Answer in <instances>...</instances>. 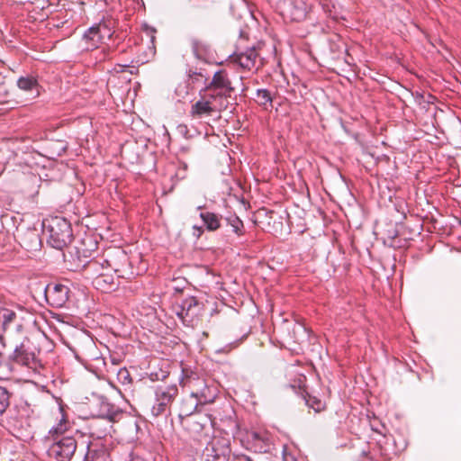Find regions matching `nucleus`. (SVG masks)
Listing matches in <instances>:
<instances>
[{
  "instance_id": "f257e3e1",
  "label": "nucleus",
  "mask_w": 461,
  "mask_h": 461,
  "mask_svg": "<svg viewBox=\"0 0 461 461\" xmlns=\"http://www.w3.org/2000/svg\"><path fill=\"white\" fill-rule=\"evenodd\" d=\"M70 257L76 263L77 267H87L95 272L98 267L102 268H112L118 277L131 279L134 276V272L130 262L129 256L121 248H110L106 249L103 255L102 261L97 259H87L88 256L85 253L80 254V249L75 247L69 251Z\"/></svg>"
},
{
  "instance_id": "f03ea898",
  "label": "nucleus",
  "mask_w": 461,
  "mask_h": 461,
  "mask_svg": "<svg viewBox=\"0 0 461 461\" xmlns=\"http://www.w3.org/2000/svg\"><path fill=\"white\" fill-rule=\"evenodd\" d=\"M197 209L202 210L199 216L208 231L223 230L226 235L233 233L239 237L244 234L243 221L236 214L229 213L222 216L213 212L203 210V206H198Z\"/></svg>"
},
{
  "instance_id": "7ed1b4c3",
  "label": "nucleus",
  "mask_w": 461,
  "mask_h": 461,
  "mask_svg": "<svg viewBox=\"0 0 461 461\" xmlns=\"http://www.w3.org/2000/svg\"><path fill=\"white\" fill-rule=\"evenodd\" d=\"M42 227L47 234V242L54 249L61 250L73 240L71 224L64 217L55 216L45 219Z\"/></svg>"
},
{
  "instance_id": "20e7f679",
  "label": "nucleus",
  "mask_w": 461,
  "mask_h": 461,
  "mask_svg": "<svg viewBox=\"0 0 461 461\" xmlns=\"http://www.w3.org/2000/svg\"><path fill=\"white\" fill-rule=\"evenodd\" d=\"M203 90L211 95V99L218 100L228 108L229 98L235 88L228 72L225 69H220L213 74L211 80L208 79Z\"/></svg>"
},
{
  "instance_id": "39448f33",
  "label": "nucleus",
  "mask_w": 461,
  "mask_h": 461,
  "mask_svg": "<svg viewBox=\"0 0 461 461\" xmlns=\"http://www.w3.org/2000/svg\"><path fill=\"white\" fill-rule=\"evenodd\" d=\"M183 377L181 383L184 385L196 387L195 392H192V396L197 401V403L207 404L214 401L216 397L215 389L209 387L204 382L199 379L198 375L192 370L183 368Z\"/></svg>"
},
{
  "instance_id": "423d86ee",
  "label": "nucleus",
  "mask_w": 461,
  "mask_h": 461,
  "mask_svg": "<svg viewBox=\"0 0 461 461\" xmlns=\"http://www.w3.org/2000/svg\"><path fill=\"white\" fill-rule=\"evenodd\" d=\"M77 447V441L74 436L53 438L47 454L55 461H72Z\"/></svg>"
},
{
  "instance_id": "0eeeda50",
  "label": "nucleus",
  "mask_w": 461,
  "mask_h": 461,
  "mask_svg": "<svg viewBox=\"0 0 461 461\" xmlns=\"http://www.w3.org/2000/svg\"><path fill=\"white\" fill-rule=\"evenodd\" d=\"M203 451V461H230V439L228 437L213 436Z\"/></svg>"
},
{
  "instance_id": "6e6552de",
  "label": "nucleus",
  "mask_w": 461,
  "mask_h": 461,
  "mask_svg": "<svg viewBox=\"0 0 461 461\" xmlns=\"http://www.w3.org/2000/svg\"><path fill=\"white\" fill-rule=\"evenodd\" d=\"M182 426L188 432L190 438L200 446L207 443L213 436L212 428L206 417L187 418L181 421Z\"/></svg>"
},
{
  "instance_id": "1a4fd4ad",
  "label": "nucleus",
  "mask_w": 461,
  "mask_h": 461,
  "mask_svg": "<svg viewBox=\"0 0 461 461\" xmlns=\"http://www.w3.org/2000/svg\"><path fill=\"white\" fill-rule=\"evenodd\" d=\"M90 408L94 416L112 422L118 421L123 416L122 411L118 406L102 395L95 397L90 403Z\"/></svg>"
},
{
  "instance_id": "9d476101",
  "label": "nucleus",
  "mask_w": 461,
  "mask_h": 461,
  "mask_svg": "<svg viewBox=\"0 0 461 461\" xmlns=\"http://www.w3.org/2000/svg\"><path fill=\"white\" fill-rule=\"evenodd\" d=\"M200 98L194 104H192L190 114L194 118H203L212 116L214 113H220L226 110L227 107L218 100L211 99L210 95L200 90Z\"/></svg>"
},
{
  "instance_id": "9b49d317",
  "label": "nucleus",
  "mask_w": 461,
  "mask_h": 461,
  "mask_svg": "<svg viewBox=\"0 0 461 461\" xmlns=\"http://www.w3.org/2000/svg\"><path fill=\"white\" fill-rule=\"evenodd\" d=\"M202 310L203 303L194 296L184 299L180 304L176 306V315L187 326L193 325L194 321L201 315Z\"/></svg>"
},
{
  "instance_id": "f8f14e48",
  "label": "nucleus",
  "mask_w": 461,
  "mask_h": 461,
  "mask_svg": "<svg viewBox=\"0 0 461 461\" xmlns=\"http://www.w3.org/2000/svg\"><path fill=\"white\" fill-rule=\"evenodd\" d=\"M69 288L61 284L48 285L45 289V296L48 303L55 308H61L68 299Z\"/></svg>"
},
{
  "instance_id": "ddd939ff",
  "label": "nucleus",
  "mask_w": 461,
  "mask_h": 461,
  "mask_svg": "<svg viewBox=\"0 0 461 461\" xmlns=\"http://www.w3.org/2000/svg\"><path fill=\"white\" fill-rule=\"evenodd\" d=\"M258 51L256 47L248 48L244 51H235L230 56V62L238 65L242 69L251 70L256 67Z\"/></svg>"
},
{
  "instance_id": "4468645a",
  "label": "nucleus",
  "mask_w": 461,
  "mask_h": 461,
  "mask_svg": "<svg viewBox=\"0 0 461 461\" xmlns=\"http://www.w3.org/2000/svg\"><path fill=\"white\" fill-rule=\"evenodd\" d=\"M17 240L21 247L27 251H38L41 247V236L35 228L18 230Z\"/></svg>"
},
{
  "instance_id": "2eb2a0df",
  "label": "nucleus",
  "mask_w": 461,
  "mask_h": 461,
  "mask_svg": "<svg viewBox=\"0 0 461 461\" xmlns=\"http://www.w3.org/2000/svg\"><path fill=\"white\" fill-rule=\"evenodd\" d=\"M112 35L110 29L104 23H99L90 27L83 36V40L87 44L86 49H95L102 41Z\"/></svg>"
},
{
  "instance_id": "dca6fc26",
  "label": "nucleus",
  "mask_w": 461,
  "mask_h": 461,
  "mask_svg": "<svg viewBox=\"0 0 461 461\" xmlns=\"http://www.w3.org/2000/svg\"><path fill=\"white\" fill-rule=\"evenodd\" d=\"M309 6L304 0H285L284 14L291 21L301 22L305 19Z\"/></svg>"
},
{
  "instance_id": "f3484780",
  "label": "nucleus",
  "mask_w": 461,
  "mask_h": 461,
  "mask_svg": "<svg viewBox=\"0 0 461 461\" xmlns=\"http://www.w3.org/2000/svg\"><path fill=\"white\" fill-rule=\"evenodd\" d=\"M8 359L14 363L25 366L30 368L36 367L37 361L35 354L30 351L23 343L15 347L13 353L8 357Z\"/></svg>"
},
{
  "instance_id": "a211bd4d",
  "label": "nucleus",
  "mask_w": 461,
  "mask_h": 461,
  "mask_svg": "<svg viewBox=\"0 0 461 461\" xmlns=\"http://www.w3.org/2000/svg\"><path fill=\"white\" fill-rule=\"evenodd\" d=\"M248 440L250 448L255 452L267 453L270 451L272 443L266 432L251 431L248 434Z\"/></svg>"
},
{
  "instance_id": "6ab92c4d",
  "label": "nucleus",
  "mask_w": 461,
  "mask_h": 461,
  "mask_svg": "<svg viewBox=\"0 0 461 461\" xmlns=\"http://www.w3.org/2000/svg\"><path fill=\"white\" fill-rule=\"evenodd\" d=\"M178 394L176 384L159 385L155 388L154 395L157 402L167 403L171 406L172 402Z\"/></svg>"
},
{
  "instance_id": "aec40b11",
  "label": "nucleus",
  "mask_w": 461,
  "mask_h": 461,
  "mask_svg": "<svg viewBox=\"0 0 461 461\" xmlns=\"http://www.w3.org/2000/svg\"><path fill=\"white\" fill-rule=\"evenodd\" d=\"M197 401L192 396V394L182 400L180 411H179V419L182 420H186L187 418H195L196 416H192L194 411L197 407Z\"/></svg>"
},
{
  "instance_id": "412c9836",
  "label": "nucleus",
  "mask_w": 461,
  "mask_h": 461,
  "mask_svg": "<svg viewBox=\"0 0 461 461\" xmlns=\"http://www.w3.org/2000/svg\"><path fill=\"white\" fill-rule=\"evenodd\" d=\"M255 102L263 107L265 110H268L273 106V96L269 90L266 88L258 89L256 92Z\"/></svg>"
},
{
  "instance_id": "4be33fe9",
  "label": "nucleus",
  "mask_w": 461,
  "mask_h": 461,
  "mask_svg": "<svg viewBox=\"0 0 461 461\" xmlns=\"http://www.w3.org/2000/svg\"><path fill=\"white\" fill-rule=\"evenodd\" d=\"M69 423L64 414H61V419L59 423L53 426L50 431L49 435L53 439V438L59 437H69L68 435H65V433L68 430Z\"/></svg>"
},
{
  "instance_id": "5701e85b",
  "label": "nucleus",
  "mask_w": 461,
  "mask_h": 461,
  "mask_svg": "<svg viewBox=\"0 0 461 461\" xmlns=\"http://www.w3.org/2000/svg\"><path fill=\"white\" fill-rule=\"evenodd\" d=\"M102 419H95L89 425L90 435L95 438H104L109 434V429L111 426H105L101 428L100 423Z\"/></svg>"
},
{
  "instance_id": "b1692460",
  "label": "nucleus",
  "mask_w": 461,
  "mask_h": 461,
  "mask_svg": "<svg viewBox=\"0 0 461 461\" xmlns=\"http://www.w3.org/2000/svg\"><path fill=\"white\" fill-rule=\"evenodd\" d=\"M16 318L14 311L5 307L0 308V325L4 330H8Z\"/></svg>"
},
{
  "instance_id": "393cba45",
  "label": "nucleus",
  "mask_w": 461,
  "mask_h": 461,
  "mask_svg": "<svg viewBox=\"0 0 461 461\" xmlns=\"http://www.w3.org/2000/svg\"><path fill=\"white\" fill-rule=\"evenodd\" d=\"M107 459L108 455L105 449H93L89 446L84 461H107Z\"/></svg>"
},
{
  "instance_id": "a878e982",
  "label": "nucleus",
  "mask_w": 461,
  "mask_h": 461,
  "mask_svg": "<svg viewBox=\"0 0 461 461\" xmlns=\"http://www.w3.org/2000/svg\"><path fill=\"white\" fill-rule=\"evenodd\" d=\"M17 86L23 91H32L38 87V82L32 76L21 77L17 80Z\"/></svg>"
},
{
  "instance_id": "bb28decb",
  "label": "nucleus",
  "mask_w": 461,
  "mask_h": 461,
  "mask_svg": "<svg viewBox=\"0 0 461 461\" xmlns=\"http://www.w3.org/2000/svg\"><path fill=\"white\" fill-rule=\"evenodd\" d=\"M150 411L154 418L167 416L170 412V406L167 405V403L157 402L155 399Z\"/></svg>"
},
{
  "instance_id": "cd10ccee",
  "label": "nucleus",
  "mask_w": 461,
  "mask_h": 461,
  "mask_svg": "<svg viewBox=\"0 0 461 461\" xmlns=\"http://www.w3.org/2000/svg\"><path fill=\"white\" fill-rule=\"evenodd\" d=\"M12 393L5 386H0V415H3L10 406Z\"/></svg>"
},
{
  "instance_id": "c85d7f7f",
  "label": "nucleus",
  "mask_w": 461,
  "mask_h": 461,
  "mask_svg": "<svg viewBox=\"0 0 461 461\" xmlns=\"http://www.w3.org/2000/svg\"><path fill=\"white\" fill-rule=\"evenodd\" d=\"M187 77H188V79H189L191 84H195L198 81H200V79H202V78L204 79V84L205 85H206V83L208 81V77L205 75H203L202 69L197 70V69L190 68L187 71Z\"/></svg>"
},
{
  "instance_id": "c756f323",
  "label": "nucleus",
  "mask_w": 461,
  "mask_h": 461,
  "mask_svg": "<svg viewBox=\"0 0 461 461\" xmlns=\"http://www.w3.org/2000/svg\"><path fill=\"white\" fill-rule=\"evenodd\" d=\"M305 402L306 404L316 412L321 411L324 408L323 402L315 396L307 395V397H305Z\"/></svg>"
},
{
  "instance_id": "7c9ffc66",
  "label": "nucleus",
  "mask_w": 461,
  "mask_h": 461,
  "mask_svg": "<svg viewBox=\"0 0 461 461\" xmlns=\"http://www.w3.org/2000/svg\"><path fill=\"white\" fill-rule=\"evenodd\" d=\"M168 375H169V372L167 370H164V369L160 368L158 371L150 372V374L149 375V377L152 382H157V381H164L165 379H167L168 377Z\"/></svg>"
},
{
  "instance_id": "2f4dec72",
  "label": "nucleus",
  "mask_w": 461,
  "mask_h": 461,
  "mask_svg": "<svg viewBox=\"0 0 461 461\" xmlns=\"http://www.w3.org/2000/svg\"><path fill=\"white\" fill-rule=\"evenodd\" d=\"M118 380L123 384H131V378L129 371L126 368H121L118 372Z\"/></svg>"
},
{
  "instance_id": "473e14b6",
  "label": "nucleus",
  "mask_w": 461,
  "mask_h": 461,
  "mask_svg": "<svg viewBox=\"0 0 461 461\" xmlns=\"http://www.w3.org/2000/svg\"><path fill=\"white\" fill-rule=\"evenodd\" d=\"M8 94L6 86L4 83L0 84V104L7 102Z\"/></svg>"
},
{
  "instance_id": "72a5a7b5",
  "label": "nucleus",
  "mask_w": 461,
  "mask_h": 461,
  "mask_svg": "<svg viewBox=\"0 0 461 461\" xmlns=\"http://www.w3.org/2000/svg\"><path fill=\"white\" fill-rule=\"evenodd\" d=\"M194 8H205L212 0H189Z\"/></svg>"
},
{
  "instance_id": "f704fd0d",
  "label": "nucleus",
  "mask_w": 461,
  "mask_h": 461,
  "mask_svg": "<svg viewBox=\"0 0 461 461\" xmlns=\"http://www.w3.org/2000/svg\"><path fill=\"white\" fill-rule=\"evenodd\" d=\"M204 232V228L203 226L194 225L192 227V235L198 240Z\"/></svg>"
},
{
  "instance_id": "c9c22d12",
  "label": "nucleus",
  "mask_w": 461,
  "mask_h": 461,
  "mask_svg": "<svg viewBox=\"0 0 461 461\" xmlns=\"http://www.w3.org/2000/svg\"><path fill=\"white\" fill-rule=\"evenodd\" d=\"M231 461H254V460L247 455L239 454V455H234Z\"/></svg>"
},
{
  "instance_id": "e433bc0d",
  "label": "nucleus",
  "mask_w": 461,
  "mask_h": 461,
  "mask_svg": "<svg viewBox=\"0 0 461 461\" xmlns=\"http://www.w3.org/2000/svg\"><path fill=\"white\" fill-rule=\"evenodd\" d=\"M146 32H147V34L150 37V42H154V40H155V35L154 33L156 32V30L154 28H150V27H146Z\"/></svg>"
},
{
  "instance_id": "4c0bfd02",
  "label": "nucleus",
  "mask_w": 461,
  "mask_h": 461,
  "mask_svg": "<svg viewBox=\"0 0 461 461\" xmlns=\"http://www.w3.org/2000/svg\"><path fill=\"white\" fill-rule=\"evenodd\" d=\"M283 459L284 461H296V458L293 455L288 454L285 451L283 453Z\"/></svg>"
},
{
  "instance_id": "58836bf2",
  "label": "nucleus",
  "mask_w": 461,
  "mask_h": 461,
  "mask_svg": "<svg viewBox=\"0 0 461 461\" xmlns=\"http://www.w3.org/2000/svg\"><path fill=\"white\" fill-rule=\"evenodd\" d=\"M199 41L198 40H192V47H193V51L194 52V54L197 56V51H198V47H199Z\"/></svg>"
},
{
  "instance_id": "ea45409f",
  "label": "nucleus",
  "mask_w": 461,
  "mask_h": 461,
  "mask_svg": "<svg viewBox=\"0 0 461 461\" xmlns=\"http://www.w3.org/2000/svg\"><path fill=\"white\" fill-rule=\"evenodd\" d=\"M101 282L110 283L104 274H100L95 279L97 285H100Z\"/></svg>"
},
{
  "instance_id": "a19ab883",
  "label": "nucleus",
  "mask_w": 461,
  "mask_h": 461,
  "mask_svg": "<svg viewBox=\"0 0 461 461\" xmlns=\"http://www.w3.org/2000/svg\"><path fill=\"white\" fill-rule=\"evenodd\" d=\"M11 420H14V426H16V423H18V418L16 416L10 417Z\"/></svg>"
},
{
  "instance_id": "79ce46f5",
  "label": "nucleus",
  "mask_w": 461,
  "mask_h": 461,
  "mask_svg": "<svg viewBox=\"0 0 461 461\" xmlns=\"http://www.w3.org/2000/svg\"><path fill=\"white\" fill-rule=\"evenodd\" d=\"M25 405H26L27 407H30L31 405H33L34 407H36V406H38L39 404H38L37 402H33V403H32V402H28L26 401V402H25Z\"/></svg>"
},
{
  "instance_id": "37998d69",
  "label": "nucleus",
  "mask_w": 461,
  "mask_h": 461,
  "mask_svg": "<svg viewBox=\"0 0 461 461\" xmlns=\"http://www.w3.org/2000/svg\"><path fill=\"white\" fill-rule=\"evenodd\" d=\"M188 461H195V458L191 457V458H189V460H188Z\"/></svg>"
},
{
  "instance_id": "c03bdc74",
  "label": "nucleus",
  "mask_w": 461,
  "mask_h": 461,
  "mask_svg": "<svg viewBox=\"0 0 461 461\" xmlns=\"http://www.w3.org/2000/svg\"><path fill=\"white\" fill-rule=\"evenodd\" d=\"M397 236V233L395 232L393 236H392L393 239H394Z\"/></svg>"
}]
</instances>
